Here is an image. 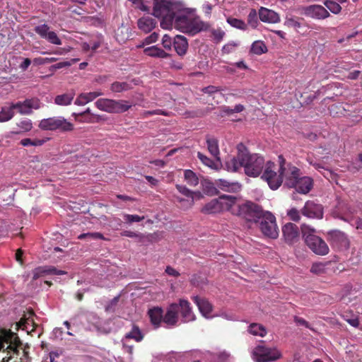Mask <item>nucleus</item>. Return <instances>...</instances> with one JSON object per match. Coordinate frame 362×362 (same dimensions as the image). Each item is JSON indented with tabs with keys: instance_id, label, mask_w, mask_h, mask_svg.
<instances>
[{
	"instance_id": "43",
	"label": "nucleus",
	"mask_w": 362,
	"mask_h": 362,
	"mask_svg": "<svg viewBox=\"0 0 362 362\" xmlns=\"http://www.w3.org/2000/svg\"><path fill=\"white\" fill-rule=\"evenodd\" d=\"M202 187L203 192L207 195L214 196L218 194V190L214 186V183L210 181L205 180L202 182Z\"/></svg>"
},
{
	"instance_id": "49",
	"label": "nucleus",
	"mask_w": 362,
	"mask_h": 362,
	"mask_svg": "<svg viewBox=\"0 0 362 362\" xmlns=\"http://www.w3.org/2000/svg\"><path fill=\"white\" fill-rule=\"evenodd\" d=\"M78 238L80 240H83L85 238H88L89 240H107L102 233L98 232L82 233L78 235Z\"/></svg>"
},
{
	"instance_id": "20",
	"label": "nucleus",
	"mask_w": 362,
	"mask_h": 362,
	"mask_svg": "<svg viewBox=\"0 0 362 362\" xmlns=\"http://www.w3.org/2000/svg\"><path fill=\"white\" fill-rule=\"evenodd\" d=\"M177 304L179 305V312H180L184 322H189L195 320V315L188 300L180 299Z\"/></svg>"
},
{
	"instance_id": "42",
	"label": "nucleus",
	"mask_w": 362,
	"mask_h": 362,
	"mask_svg": "<svg viewBox=\"0 0 362 362\" xmlns=\"http://www.w3.org/2000/svg\"><path fill=\"white\" fill-rule=\"evenodd\" d=\"M29 316L26 317L25 315L22 317L18 323V325L20 327H22L23 329H27L28 325L33 326L34 325V320L33 318L35 315L33 310H30L29 313Z\"/></svg>"
},
{
	"instance_id": "14",
	"label": "nucleus",
	"mask_w": 362,
	"mask_h": 362,
	"mask_svg": "<svg viewBox=\"0 0 362 362\" xmlns=\"http://www.w3.org/2000/svg\"><path fill=\"white\" fill-rule=\"evenodd\" d=\"M34 30L42 38L47 40L52 44L56 45H61L62 44V40L57 36V33L49 30V27L45 23L36 26Z\"/></svg>"
},
{
	"instance_id": "9",
	"label": "nucleus",
	"mask_w": 362,
	"mask_h": 362,
	"mask_svg": "<svg viewBox=\"0 0 362 362\" xmlns=\"http://www.w3.org/2000/svg\"><path fill=\"white\" fill-rule=\"evenodd\" d=\"M236 201V197L230 195H221L218 199H212L202 209L205 214H215L224 209L230 211L231 206Z\"/></svg>"
},
{
	"instance_id": "32",
	"label": "nucleus",
	"mask_w": 362,
	"mask_h": 362,
	"mask_svg": "<svg viewBox=\"0 0 362 362\" xmlns=\"http://www.w3.org/2000/svg\"><path fill=\"white\" fill-rule=\"evenodd\" d=\"M216 185L221 189L228 192H235L240 189L238 182H230L223 179L216 180Z\"/></svg>"
},
{
	"instance_id": "19",
	"label": "nucleus",
	"mask_w": 362,
	"mask_h": 362,
	"mask_svg": "<svg viewBox=\"0 0 362 362\" xmlns=\"http://www.w3.org/2000/svg\"><path fill=\"white\" fill-rule=\"evenodd\" d=\"M282 233L285 241L289 244H293L298 240L299 232L298 228L296 225L292 223H286L282 228Z\"/></svg>"
},
{
	"instance_id": "56",
	"label": "nucleus",
	"mask_w": 362,
	"mask_h": 362,
	"mask_svg": "<svg viewBox=\"0 0 362 362\" xmlns=\"http://www.w3.org/2000/svg\"><path fill=\"white\" fill-rule=\"evenodd\" d=\"M125 29L124 27H122V28H119L116 31V37H117V40L119 41V42H124L129 37L128 35V33L127 32L126 33V35L125 36H121L120 33L122 34L123 33V30ZM126 30H127V28H126Z\"/></svg>"
},
{
	"instance_id": "1",
	"label": "nucleus",
	"mask_w": 362,
	"mask_h": 362,
	"mask_svg": "<svg viewBox=\"0 0 362 362\" xmlns=\"http://www.w3.org/2000/svg\"><path fill=\"white\" fill-rule=\"evenodd\" d=\"M153 16L160 18V26L163 29L177 30L194 36L207 30L209 25L195 15L189 8L180 9L179 6L168 0H154Z\"/></svg>"
},
{
	"instance_id": "36",
	"label": "nucleus",
	"mask_w": 362,
	"mask_h": 362,
	"mask_svg": "<svg viewBox=\"0 0 362 362\" xmlns=\"http://www.w3.org/2000/svg\"><path fill=\"white\" fill-rule=\"evenodd\" d=\"M15 115V112L13 111L11 105L8 107H1L0 112V122H6L11 120Z\"/></svg>"
},
{
	"instance_id": "55",
	"label": "nucleus",
	"mask_w": 362,
	"mask_h": 362,
	"mask_svg": "<svg viewBox=\"0 0 362 362\" xmlns=\"http://www.w3.org/2000/svg\"><path fill=\"white\" fill-rule=\"evenodd\" d=\"M172 42L173 43V41H172V38L170 36H169L168 35H163L162 38V45L165 49L170 50L172 47Z\"/></svg>"
},
{
	"instance_id": "40",
	"label": "nucleus",
	"mask_w": 362,
	"mask_h": 362,
	"mask_svg": "<svg viewBox=\"0 0 362 362\" xmlns=\"http://www.w3.org/2000/svg\"><path fill=\"white\" fill-rule=\"evenodd\" d=\"M131 88L130 84L127 82L115 81L111 84L110 90L114 93H121Z\"/></svg>"
},
{
	"instance_id": "8",
	"label": "nucleus",
	"mask_w": 362,
	"mask_h": 362,
	"mask_svg": "<svg viewBox=\"0 0 362 362\" xmlns=\"http://www.w3.org/2000/svg\"><path fill=\"white\" fill-rule=\"evenodd\" d=\"M40 129L46 131H56L66 132L74 129V124L63 117H53L43 119L40 122Z\"/></svg>"
},
{
	"instance_id": "52",
	"label": "nucleus",
	"mask_w": 362,
	"mask_h": 362,
	"mask_svg": "<svg viewBox=\"0 0 362 362\" xmlns=\"http://www.w3.org/2000/svg\"><path fill=\"white\" fill-rule=\"evenodd\" d=\"M321 173L325 178H327L330 182H334L337 184L338 175L337 173L325 168H324Z\"/></svg>"
},
{
	"instance_id": "61",
	"label": "nucleus",
	"mask_w": 362,
	"mask_h": 362,
	"mask_svg": "<svg viewBox=\"0 0 362 362\" xmlns=\"http://www.w3.org/2000/svg\"><path fill=\"white\" fill-rule=\"evenodd\" d=\"M214 37L217 40L220 41L223 37L225 33L221 30H214L212 32Z\"/></svg>"
},
{
	"instance_id": "57",
	"label": "nucleus",
	"mask_w": 362,
	"mask_h": 362,
	"mask_svg": "<svg viewBox=\"0 0 362 362\" xmlns=\"http://www.w3.org/2000/svg\"><path fill=\"white\" fill-rule=\"evenodd\" d=\"M294 322L298 325H302L305 327L306 328L311 329L309 322L302 317L295 316Z\"/></svg>"
},
{
	"instance_id": "17",
	"label": "nucleus",
	"mask_w": 362,
	"mask_h": 362,
	"mask_svg": "<svg viewBox=\"0 0 362 362\" xmlns=\"http://www.w3.org/2000/svg\"><path fill=\"white\" fill-rule=\"evenodd\" d=\"M284 177L285 178V185L288 187L292 188L296 181L300 177V170L291 164H288L286 166L284 165Z\"/></svg>"
},
{
	"instance_id": "27",
	"label": "nucleus",
	"mask_w": 362,
	"mask_h": 362,
	"mask_svg": "<svg viewBox=\"0 0 362 362\" xmlns=\"http://www.w3.org/2000/svg\"><path fill=\"white\" fill-rule=\"evenodd\" d=\"M156 21L150 16H144L138 20V28L143 32L147 33L151 32L156 25Z\"/></svg>"
},
{
	"instance_id": "41",
	"label": "nucleus",
	"mask_w": 362,
	"mask_h": 362,
	"mask_svg": "<svg viewBox=\"0 0 362 362\" xmlns=\"http://www.w3.org/2000/svg\"><path fill=\"white\" fill-rule=\"evenodd\" d=\"M185 179L190 186H197L199 184V178L191 170H185L184 172Z\"/></svg>"
},
{
	"instance_id": "64",
	"label": "nucleus",
	"mask_w": 362,
	"mask_h": 362,
	"mask_svg": "<svg viewBox=\"0 0 362 362\" xmlns=\"http://www.w3.org/2000/svg\"><path fill=\"white\" fill-rule=\"evenodd\" d=\"M322 265L321 264H313V266L310 269V271L313 273L319 274L321 272V271L322 269Z\"/></svg>"
},
{
	"instance_id": "10",
	"label": "nucleus",
	"mask_w": 362,
	"mask_h": 362,
	"mask_svg": "<svg viewBox=\"0 0 362 362\" xmlns=\"http://www.w3.org/2000/svg\"><path fill=\"white\" fill-rule=\"evenodd\" d=\"M255 223L259 224V229L264 235L275 239L279 235V229L275 216L269 211H264Z\"/></svg>"
},
{
	"instance_id": "26",
	"label": "nucleus",
	"mask_w": 362,
	"mask_h": 362,
	"mask_svg": "<svg viewBox=\"0 0 362 362\" xmlns=\"http://www.w3.org/2000/svg\"><path fill=\"white\" fill-rule=\"evenodd\" d=\"M173 47L177 54L180 56L185 55L188 49L187 38L182 35H176L173 39Z\"/></svg>"
},
{
	"instance_id": "34",
	"label": "nucleus",
	"mask_w": 362,
	"mask_h": 362,
	"mask_svg": "<svg viewBox=\"0 0 362 362\" xmlns=\"http://www.w3.org/2000/svg\"><path fill=\"white\" fill-rule=\"evenodd\" d=\"M223 89L220 87L214 86H209L202 88V92L204 93L209 94V96H212L213 99H221L223 97V95L220 93ZM219 101L217 100L216 103H218Z\"/></svg>"
},
{
	"instance_id": "50",
	"label": "nucleus",
	"mask_w": 362,
	"mask_h": 362,
	"mask_svg": "<svg viewBox=\"0 0 362 362\" xmlns=\"http://www.w3.org/2000/svg\"><path fill=\"white\" fill-rule=\"evenodd\" d=\"M16 125L21 129L22 132H27L32 129L33 123L30 119L24 118L21 119L16 123Z\"/></svg>"
},
{
	"instance_id": "22",
	"label": "nucleus",
	"mask_w": 362,
	"mask_h": 362,
	"mask_svg": "<svg viewBox=\"0 0 362 362\" xmlns=\"http://www.w3.org/2000/svg\"><path fill=\"white\" fill-rule=\"evenodd\" d=\"M312 187L313 180L309 177H303L296 181L292 188H295L298 193L305 194L311 190Z\"/></svg>"
},
{
	"instance_id": "51",
	"label": "nucleus",
	"mask_w": 362,
	"mask_h": 362,
	"mask_svg": "<svg viewBox=\"0 0 362 362\" xmlns=\"http://www.w3.org/2000/svg\"><path fill=\"white\" fill-rule=\"evenodd\" d=\"M247 23L252 28H255L258 25L257 13L255 9H251L247 16Z\"/></svg>"
},
{
	"instance_id": "23",
	"label": "nucleus",
	"mask_w": 362,
	"mask_h": 362,
	"mask_svg": "<svg viewBox=\"0 0 362 362\" xmlns=\"http://www.w3.org/2000/svg\"><path fill=\"white\" fill-rule=\"evenodd\" d=\"M148 315L155 328H158L163 322V310L160 307L156 306L149 309Z\"/></svg>"
},
{
	"instance_id": "60",
	"label": "nucleus",
	"mask_w": 362,
	"mask_h": 362,
	"mask_svg": "<svg viewBox=\"0 0 362 362\" xmlns=\"http://www.w3.org/2000/svg\"><path fill=\"white\" fill-rule=\"evenodd\" d=\"M165 273L169 276L177 277L180 276V273L170 266H167L165 269Z\"/></svg>"
},
{
	"instance_id": "3",
	"label": "nucleus",
	"mask_w": 362,
	"mask_h": 362,
	"mask_svg": "<svg viewBox=\"0 0 362 362\" xmlns=\"http://www.w3.org/2000/svg\"><path fill=\"white\" fill-rule=\"evenodd\" d=\"M301 233L308 247L316 255L324 256L329 253V249L326 242L315 235L316 230L307 225L302 224Z\"/></svg>"
},
{
	"instance_id": "12",
	"label": "nucleus",
	"mask_w": 362,
	"mask_h": 362,
	"mask_svg": "<svg viewBox=\"0 0 362 362\" xmlns=\"http://www.w3.org/2000/svg\"><path fill=\"white\" fill-rule=\"evenodd\" d=\"M253 358L257 362H271L281 357V352L275 347L258 345L253 350Z\"/></svg>"
},
{
	"instance_id": "46",
	"label": "nucleus",
	"mask_w": 362,
	"mask_h": 362,
	"mask_svg": "<svg viewBox=\"0 0 362 362\" xmlns=\"http://www.w3.org/2000/svg\"><path fill=\"white\" fill-rule=\"evenodd\" d=\"M227 22L231 26H233L235 28L243 30H245L247 29V24L243 21H242L240 19L230 17V18H227Z\"/></svg>"
},
{
	"instance_id": "21",
	"label": "nucleus",
	"mask_w": 362,
	"mask_h": 362,
	"mask_svg": "<svg viewBox=\"0 0 362 362\" xmlns=\"http://www.w3.org/2000/svg\"><path fill=\"white\" fill-rule=\"evenodd\" d=\"M259 19L264 23H276L280 21L279 15L275 11L264 7L259 9Z\"/></svg>"
},
{
	"instance_id": "29",
	"label": "nucleus",
	"mask_w": 362,
	"mask_h": 362,
	"mask_svg": "<svg viewBox=\"0 0 362 362\" xmlns=\"http://www.w3.org/2000/svg\"><path fill=\"white\" fill-rule=\"evenodd\" d=\"M74 119L80 123L94 124L105 120L103 115L89 114L86 116H73Z\"/></svg>"
},
{
	"instance_id": "37",
	"label": "nucleus",
	"mask_w": 362,
	"mask_h": 362,
	"mask_svg": "<svg viewBox=\"0 0 362 362\" xmlns=\"http://www.w3.org/2000/svg\"><path fill=\"white\" fill-rule=\"evenodd\" d=\"M11 344L7 346L6 349H11L13 354L18 355L19 347L22 345V343L19 337L14 334H11Z\"/></svg>"
},
{
	"instance_id": "7",
	"label": "nucleus",
	"mask_w": 362,
	"mask_h": 362,
	"mask_svg": "<svg viewBox=\"0 0 362 362\" xmlns=\"http://www.w3.org/2000/svg\"><path fill=\"white\" fill-rule=\"evenodd\" d=\"M95 105L100 110L115 114L127 112L132 107V105L129 104L127 100L108 98H100L95 103Z\"/></svg>"
},
{
	"instance_id": "45",
	"label": "nucleus",
	"mask_w": 362,
	"mask_h": 362,
	"mask_svg": "<svg viewBox=\"0 0 362 362\" xmlns=\"http://www.w3.org/2000/svg\"><path fill=\"white\" fill-rule=\"evenodd\" d=\"M46 140L45 139H31L30 138H25L23 139L20 144L23 146H40L43 145L45 143Z\"/></svg>"
},
{
	"instance_id": "47",
	"label": "nucleus",
	"mask_w": 362,
	"mask_h": 362,
	"mask_svg": "<svg viewBox=\"0 0 362 362\" xmlns=\"http://www.w3.org/2000/svg\"><path fill=\"white\" fill-rule=\"evenodd\" d=\"M324 5L333 13L338 14L341 11V6L337 2L332 0H326L324 1Z\"/></svg>"
},
{
	"instance_id": "33",
	"label": "nucleus",
	"mask_w": 362,
	"mask_h": 362,
	"mask_svg": "<svg viewBox=\"0 0 362 362\" xmlns=\"http://www.w3.org/2000/svg\"><path fill=\"white\" fill-rule=\"evenodd\" d=\"M74 95L75 93L73 91L57 95L54 98V103L58 105H69L71 103Z\"/></svg>"
},
{
	"instance_id": "44",
	"label": "nucleus",
	"mask_w": 362,
	"mask_h": 362,
	"mask_svg": "<svg viewBox=\"0 0 362 362\" xmlns=\"http://www.w3.org/2000/svg\"><path fill=\"white\" fill-rule=\"evenodd\" d=\"M197 157L201 160V162L205 165L206 166L209 167L211 169L217 170L218 164L215 163L212 159L208 158L206 156L204 155L201 152L197 153Z\"/></svg>"
},
{
	"instance_id": "35",
	"label": "nucleus",
	"mask_w": 362,
	"mask_h": 362,
	"mask_svg": "<svg viewBox=\"0 0 362 362\" xmlns=\"http://www.w3.org/2000/svg\"><path fill=\"white\" fill-rule=\"evenodd\" d=\"M248 332L255 336L264 337L267 334L266 328L261 324L252 323L248 327Z\"/></svg>"
},
{
	"instance_id": "5",
	"label": "nucleus",
	"mask_w": 362,
	"mask_h": 362,
	"mask_svg": "<svg viewBox=\"0 0 362 362\" xmlns=\"http://www.w3.org/2000/svg\"><path fill=\"white\" fill-rule=\"evenodd\" d=\"M230 211L247 223H256L259 221V218L264 212L260 206L250 201L240 204H235V202L231 206Z\"/></svg>"
},
{
	"instance_id": "48",
	"label": "nucleus",
	"mask_w": 362,
	"mask_h": 362,
	"mask_svg": "<svg viewBox=\"0 0 362 362\" xmlns=\"http://www.w3.org/2000/svg\"><path fill=\"white\" fill-rule=\"evenodd\" d=\"M176 189L180 192L182 194L185 195L187 197L191 198V202L189 203L190 206L194 204V194L195 192L189 190L186 186L182 185H176Z\"/></svg>"
},
{
	"instance_id": "2",
	"label": "nucleus",
	"mask_w": 362,
	"mask_h": 362,
	"mask_svg": "<svg viewBox=\"0 0 362 362\" xmlns=\"http://www.w3.org/2000/svg\"><path fill=\"white\" fill-rule=\"evenodd\" d=\"M237 155L226 161V167L228 171L237 172L243 168L245 173L249 177L259 176L265 167L263 156L258 153H251L242 143L237 146Z\"/></svg>"
},
{
	"instance_id": "28",
	"label": "nucleus",
	"mask_w": 362,
	"mask_h": 362,
	"mask_svg": "<svg viewBox=\"0 0 362 362\" xmlns=\"http://www.w3.org/2000/svg\"><path fill=\"white\" fill-rule=\"evenodd\" d=\"M193 300L197 305L200 313L204 316L206 317L211 313L212 310V305L206 299L199 296H194L193 298Z\"/></svg>"
},
{
	"instance_id": "11",
	"label": "nucleus",
	"mask_w": 362,
	"mask_h": 362,
	"mask_svg": "<svg viewBox=\"0 0 362 362\" xmlns=\"http://www.w3.org/2000/svg\"><path fill=\"white\" fill-rule=\"evenodd\" d=\"M326 239L334 250L344 251L349 248V239L347 235L341 230L335 229L327 231Z\"/></svg>"
},
{
	"instance_id": "39",
	"label": "nucleus",
	"mask_w": 362,
	"mask_h": 362,
	"mask_svg": "<svg viewBox=\"0 0 362 362\" xmlns=\"http://www.w3.org/2000/svg\"><path fill=\"white\" fill-rule=\"evenodd\" d=\"M251 51L255 54L260 55L267 52V47L264 42L257 40L252 43Z\"/></svg>"
},
{
	"instance_id": "4",
	"label": "nucleus",
	"mask_w": 362,
	"mask_h": 362,
	"mask_svg": "<svg viewBox=\"0 0 362 362\" xmlns=\"http://www.w3.org/2000/svg\"><path fill=\"white\" fill-rule=\"evenodd\" d=\"M279 166L271 161L266 163L265 169L262 176V178L273 190L277 189L283 182L284 165L286 164V160L281 155L279 156Z\"/></svg>"
},
{
	"instance_id": "30",
	"label": "nucleus",
	"mask_w": 362,
	"mask_h": 362,
	"mask_svg": "<svg viewBox=\"0 0 362 362\" xmlns=\"http://www.w3.org/2000/svg\"><path fill=\"white\" fill-rule=\"evenodd\" d=\"M144 52L147 56L151 57H157L161 59H165L170 57V54L165 52L161 48L157 46H151L144 49Z\"/></svg>"
},
{
	"instance_id": "63",
	"label": "nucleus",
	"mask_w": 362,
	"mask_h": 362,
	"mask_svg": "<svg viewBox=\"0 0 362 362\" xmlns=\"http://www.w3.org/2000/svg\"><path fill=\"white\" fill-rule=\"evenodd\" d=\"M31 64V60L29 58L24 59L23 62L20 64L19 67L25 71Z\"/></svg>"
},
{
	"instance_id": "25",
	"label": "nucleus",
	"mask_w": 362,
	"mask_h": 362,
	"mask_svg": "<svg viewBox=\"0 0 362 362\" xmlns=\"http://www.w3.org/2000/svg\"><path fill=\"white\" fill-rule=\"evenodd\" d=\"M284 25L288 28H293L298 33H300V30L303 29V28H308V25L305 22L304 18L293 16H286L284 21Z\"/></svg>"
},
{
	"instance_id": "53",
	"label": "nucleus",
	"mask_w": 362,
	"mask_h": 362,
	"mask_svg": "<svg viewBox=\"0 0 362 362\" xmlns=\"http://www.w3.org/2000/svg\"><path fill=\"white\" fill-rule=\"evenodd\" d=\"M155 115H165V116L169 115L168 112H167L166 111L160 110V109H157L155 110L144 111L141 113V117H142V118H148V117Z\"/></svg>"
},
{
	"instance_id": "54",
	"label": "nucleus",
	"mask_w": 362,
	"mask_h": 362,
	"mask_svg": "<svg viewBox=\"0 0 362 362\" xmlns=\"http://www.w3.org/2000/svg\"><path fill=\"white\" fill-rule=\"evenodd\" d=\"M124 218L127 223L139 222L144 219V216H139L138 215L124 214Z\"/></svg>"
},
{
	"instance_id": "31",
	"label": "nucleus",
	"mask_w": 362,
	"mask_h": 362,
	"mask_svg": "<svg viewBox=\"0 0 362 362\" xmlns=\"http://www.w3.org/2000/svg\"><path fill=\"white\" fill-rule=\"evenodd\" d=\"M206 144H207V148H208L209 153L214 158H216L218 161H220V158H219L220 151H219L218 140L214 137L208 136L206 138Z\"/></svg>"
},
{
	"instance_id": "24",
	"label": "nucleus",
	"mask_w": 362,
	"mask_h": 362,
	"mask_svg": "<svg viewBox=\"0 0 362 362\" xmlns=\"http://www.w3.org/2000/svg\"><path fill=\"white\" fill-rule=\"evenodd\" d=\"M103 95V93L100 90L82 93L78 95L74 104L78 106L85 105L86 104L93 101L96 98Z\"/></svg>"
},
{
	"instance_id": "15",
	"label": "nucleus",
	"mask_w": 362,
	"mask_h": 362,
	"mask_svg": "<svg viewBox=\"0 0 362 362\" xmlns=\"http://www.w3.org/2000/svg\"><path fill=\"white\" fill-rule=\"evenodd\" d=\"M304 14L312 18L322 20L330 15L327 10L321 5H310L303 8Z\"/></svg>"
},
{
	"instance_id": "6",
	"label": "nucleus",
	"mask_w": 362,
	"mask_h": 362,
	"mask_svg": "<svg viewBox=\"0 0 362 362\" xmlns=\"http://www.w3.org/2000/svg\"><path fill=\"white\" fill-rule=\"evenodd\" d=\"M303 216L309 218L322 219L323 218V207L321 204L315 203L313 201H307L304 206L298 211L296 208H292L287 211V216L295 222H299Z\"/></svg>"
},
{
	"instance_id": "13",
	"label": "nucleus",
	"mask_w": 362,
	"mask_h": 362,
	"mask_svg": "<svg viewBox=\"0 0 362 362\" xmlns=\"http://www.w3.org/2000/svg\"><path fill=\"white\" fill-rule=\"evenodd\" d=\"M11 107L14 111L23 115H30L33 113V110H38L41 107V103L37 98H27L23 101L11 103Z\"/></svg>"
},
{
	"instance_id": "59",
	"label": "nucleus",
	"mask_w": 362,
	"mask_h": 362,
	"mask_svg": "<svg viewBox=\"0 0 362 362\" xmlns=\"http://www.w3.org/2000/svg\"><path fill=\"white\" fill-rule=\"evenodd\" d=\"M121 235L129 237V238H136V237L142 236L141 234H139V233H136L131 231V230H123L121 233Z\"/></svg>"
},
{
	"instance_id": "18",
	"label": "nucleus",
	"mask_w": 362,
	"mask_h": 362,
	"mask_svg": "<svg viewBox=\"0 0 362 362\" xmlns=\"http://www.w3.org/2000/svg\"><path fill=\"white\" fill-rule=\"evenodd\" d=\"M32 272L33 281L47 275H64L66 274V272L63 270H59L54 266L48 265L36 267Z\"/></svg>"
},
{
	"instance_id": "58",
	"label": "nucleus",
	"mask_w": 362,
	"mask_h": 362,
	"mask_svg": "<svg viewBox=\"0 0 362 362\" xmlns=\"http://www.w3.org/2000/svg\"><path fill=\"white\" fill-rule=\"evenodd\" d=\"M158 35L156 33H153L151 35L146 37L145 38L144 41L146 44H151L153 42H156L158 40Z\"/></svg>"
},
{
	"instance_id": "62",
	"label": "nucleus",
	"mask_w": 362,
	"mask_h": 362,
	"mask_svg": "<svg viewBox=\"0 0 362 362\" xmlns=\"http://www.w3.org/2000/svg\"><path fill=\"white\" fill-rule=\"evenodd\" d=\"M308 161L309 162L310 165H313L316 170H317L320 173H322V171L325 168V167L321 163L315 162L311 159H308Z\"/></svg>"
},
{
	"instance_id": "16",
	"label": "nucleus",
	"mask_w": 362,
	"mask_h": 362,
	"mask_svg": "<svg viewBox=\"0 0 362 362\" xmlns=\"http://www.w3.org/2000/svg\"><path fill=\"white\" fill-rule=\"evenodd\" d=\"M179 305L173 303L170 304L165 314H163V322L168 327H175L177 325L179 319Z\"/></svg>"
},
{
	"instance_id": "38",
	"label": "nucleus",
	"mask_w": 362,
	"mask_h": 362,
	"mask_svg": "<svg viewBox=\"0 0 362 362\" xmlns=\"http://www.w3.org/2000/svg\"><path fill=\"white\" fill-rule=\"evenodd\" d=\"M126 339H134L136 341H141L144 336L138 326L134 325L132 330L125 335Z\"/></svg>"
}]
</instances>
